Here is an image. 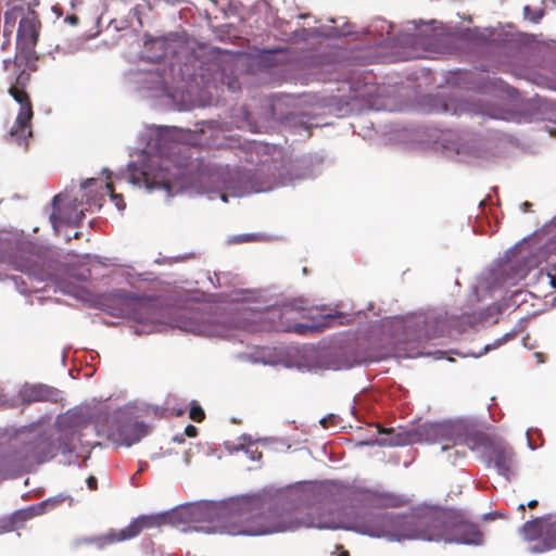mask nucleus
<instances>
[{
  "label": "nucleus",
  "mask_w": 556,
  "mask_h": 556,
  "mask_svg": "<svg viewBox=\"0 0 556 556\" xmlns=\"http://www.w3.org/2000/svg\"><path fill=\"white\" fill-rule=\"evenodd\" d=\"M140 519L143 520V530L170 525L184 532H219L229 535H265L293 531L300 527H341L332 514L319 513L317 507L303 511L300 508H286L278 503L267 505L253 498H238L224 506L208 502L192 503L164 514L141 515Z\"/></svg>",
  "instance_id": "nucleus-1"
},
{
  "label": "nucleus",
  "mask_w": 556,
  "mask_h": 556,
  "mask_svg": "<svg viewBox=\"0 0 556 556\" xmlns=\"http://www.w3.org/2000/svg\"><path fill=\"white\" fill-rule=\"evenodd\" d=\"M357 531L392 540L420 539L445 543L473 544L483 542V533L458 509L421 506L405 516L381 513L362 518Z\"/></svg>",
  "instance_id": "nucleus-2"
},
{
  "label": "nucleus",
  "mask_w": 556,
  "mask_h": 556,
  "mask_svg": "<svg viewBox=\"0 0 556 556\" xmlns=\"http://www.w3.org/2000/svg\"><path fill=\"white\" fill-rule=\"evenodd\" d=\"M418 434L427 441L440 442L443 452L466 446L471 451H481L483 457L495 441L482 432L469 431L462 424L422 425L418 428Z\"/></svg>",
  "instance_id": "nucleus-3"
},
{
  "label": "nucleus",
  "mask_w": 556,
  "mask_h": 556,
  "mask_svg": "<svg viewBox=\"0 0 556 556\" xmlns=\"http://www.w3.org/2000/svg\"><path fill=\"white\" fill-rule=\"evenodd\" d=\"M94 428L99 437L125 446H131L149 433L143 422L132 421L119 414L98 415Z\"/></svg>",
  "instance_id": "nucleus-4"
},
{
  "label": "nucleus",
  "mask_w": 556,
  "mask_h": 556,
  "mask_svg": "<svg viewBox=\"0 0 556 556\" xmlns=\"http://www.w3.org/2000/svg\"><path fill=\"white\" fill-rule=\"evenodd\" d=\"M526 541H536L530 546L531 553H544L556 548V519L540 517L529 520L520 528Z\"/></svg>",
  "instance_id": "nucleus-5"
},
{
  "label": "nucleus",
  "mask_w": 556,
  "mask_h": 556,
  "mask_svg": "<svg viewBox=\"0 0 556 556\" xmlns=\"http://www.w3.org/2000/svg\"><path fill=\"white\" fill-rule=\"evenodd\" d=\"M21 270L25 271L29 275V277H34L38 281H51L55 285V287L64 294L73 295L75 298H79L80 288L67 279L62 278V275H68L70 269L59 263H49L48 268H43L39 266L37 263H27L24 266H21Z\"/></svg>",
  "instance_id": "nucleus-6"
},
{
  "label": "nucleus",
  "mask_w": 556,
  "mask_h": 556,
  "mask_svg": "<svg viewBox=\"0 0 556 556\" xmlns=\"http://www.w3.org/2000/svg\"><path fill=\"white\" fill-rule=\"evenodd\" d=\"M56 456L54 440L46 434H38L31 440L24 442L17 451L16 460L21 466H30L51 460Z\"/></svg>",
  "instance_id": "nucleus-7"
},
{
  "label": "nucleus",
  "mask_w": 556,
  "mask_h": 556,
  "mask_svg": "<svg viewBox=\"0 0 556 556\" xmlns=\"http://www.w3.org/2000/svg\"><path fill=\"white\" fill-rule=\"evenodd\" d=\"M140 516L134 519L127 527L121 530H110L108 533L98 536L83 538L78 542L80 544L94 545L98 549H103L108 545L123 542L138 536L142 531V522Z\"/></svg>",
  "instance_id": "nucleus-8"
},
{
  "label": "nucleus",
  "mask_w": 556,
  "mask_h": 556,
  "mask_svg": "<svg viewBox=\"0 0 556 556\" xmlns=\"http://www.w3.org/2000/svg\"><path fill=\"white\" fill-rule=\"evenodd\" d=\"M39 27L40 22L34 13L22 17L20 21L16 36L17 48L26 59H30L35 53L34 48L38 42Z\"/></svg>",
  "instance_id": "nucleus-9"
},
{
  "label": "nucleus",
  "mask_w": 556,
  "mask_h": 556,
  "mask_svg": "<svg viewBox=\"0 0 556 556\" xmlns=\"http://www.w3.org/2000/svg\"><path fill=\"white\" fill-rule=\"evenodd\" d=\"M515 454L513 448L502 441H494L484 458L493 464L497 472L506 478L514 473Z\"/></svg>",
  "instance_id": "nucleus-10"
},
{
  "label": "nucleus",
  "mask_w": 556,
  "mask_h": 556,
  "mask_svg": "<svg viewBox=\"0 0 556 556\" xmlns=\"http://www.w3.org/2000/svg\"><path fill=\"white\" fill-rule=\"evenodd\" d=\"M34 116L33 104L30 99L20 104L15 123L10 131V136L17 144L27 146V138L31 136L30 122Z\"/></svg>",
  "instance_id": "nucleus-11"
},
{
  "label": "nucleus",
  "mask_w": 556,
  "mask_h": 556,
  "mask_svg": "<svg viewBox=\"0 0 556 556\" xmlns=\"http://www.w3.org/2000/svg\"><path fill=\"white\" fill-rule=\"evenodd\" d=\"M114 298L132 305L135 307L134 318L139 323L149 321L151 319L149 316V312L153 308L151 302L142 301L138 295L123 289L115 290Z\"/></svg>",
  "instance_id": "nucleus-12"
},
{
  "label": "nucleus",
  "mask_w": 556,
  "mask_h": 556,
  "mask_svg": "<svg viewBox=\"0 0 556 556\" xmlns=\"http://www.w3.org/2000/svg\"><path fill=\"white\" fill-rule=\"evenodd\" d=\"M271 319L278 318L277 324L275 325V330L277 331V327L283 324H294L299 318L306 317V309L303 307H298L292 304L282 305L280 308H273L268 312Z\"/></svg>",
  "instance_id": "nucleus-13"
},
{
  "label": "nucleus",
  "mask_w": 556,
  "mask_h": 556,
  "mask_svg": "<svg viewBox=\"0 0 556 556\" xmlns=\"http://www.w3.org/2000/svg\"><path fill=\"white\" fill-rule=\"evenodd\" d=\"M199 317V311L184 309L178 314L176 326L184 331L202 334L205 332V326L200 323Z\"/></svg>",
  "instance_id": "nucleus-14"
},
{
  "label": "nucleus",
  "mask_w": 556,
  "mask_h": 556,
  "mask_svg": "<svg viewBox=\"0 0 556 556\" xmlns=\"http://www.w3.org/2000/svg\"><path fill=\"white\" fill-rule=\"evenodd\" d=\"M367 501L371 506L380 508L402 507L407 504V498L404 495L392 492H372Z\"/></svg>",
  "instance_id": "nucleus-15"
},
{
  "label": "nucleus",
  "mask_w": 556,
  "mask_h": 556,
  "mask_svg": "<svg viewBox=\"0 0 556 556\" xmlns=\"http://www.w3.org/2000/svg\"><path fill=\"white\" fill-rule=\"evenodd\" d=\"M79 438L74 430H66L61 432L54 440V450H56V455L61 454H71L75 451V441Z\"/></svg>",
  "instance_id": "nucleus-16"
},
{
  "label": "nucleus",
  "mask_w": 556,
  "mask_h": 556,
  "mask_svg": "<svg viewBox=\"0 0 556 556\" xmlns=\"http://www.w3.org/2000/svg\"><path fill=\"white\" fill-rule=\"evenodd\" d=\"M321 327L316 324H303V323H294V324H283L281 323L277 327V331L281 332H294L300 336H305L308 333L319 332Z\"/></svg>",
  "instance_id": "nucleus-17"
},
{
  "label": "nucleus",
  "mask_w": 556,
  "mask_h": 556,
  "mask_svg": "<svg viewBox=\"0 0 556 556\" xmlns=\"http://www.w3.org/2000/svg\"><path fill=\"white\" fill-rule=\"evenodd\" d=\"M167 42L163 38L152 39L150 41H146V48L149 50L155 49V53L149 55L148 58L153 62H159L164 59L167 54Z\"/></svg>",
  "instance_id": "nucleus-18"
},
{
  "label": "nucleus",
  "mask_w": 556,
  "mask_h": 556,
  "mask_svg": "<svg viewBox=\"0 0 556 556\" xmlns=\"http://www.w3.org/2000/svg\"><path fill=\"white\" fill-rule=\"evenodd\" d=\"M52 393L53 390L45 386H35L29 390L27 396L29 401H47Z\"/></svg>",
  "instance_id": "nucleus-19"
},
{
  "label": "nucleus",
  "mask_w": 556,
  "mask_h": 556,
  "mask_svg": "<svg viewBox=\"0 0 556 556\" xmlns=\"http://www.w3.org/2000/svg\"><path fill=\"white\" fill-rule=\"evenodd\" d=\"M9 93L18 104L24 103L30 99L24 87L18 85V80L15 85L10 87Z\"/></svg>",
  "instance_id": "nucleus-20"
},
{
  "label": "nucleus",
  "mask_w": 556,
  "mask_h": 556,
  "mask_svg": "<svg viewBox=\"0 0 556 556\" xmlns=\"http://www.w3.org/2000/svg\"><path fill=\"white\" fill-rule=\"evenodd\" d=\"M105 189L106 191L110 193L111 195V199L112 201L114 202L115 206L119 210V211H123L126 206L125 204V201L123 199V195L122 194H116L114 193V188H113V185L112 182H106L105 184Z\"/></svg>",
  "instance_id": "nucleus-21"
},
{
  "label": "nucleus",
  "mask_w": 556,
  "mask_h": 556,
  "mask_svg": "<svg viewBox=\"0 0 556 556\" xmlns=\"http://www.w3.org/2000/svg\"><path fill=\"white\" fill-rule=\"evenodd\" d=\"M66 496H63V495H56L54 497H50V498H47L45 501L41 502V505L45 509V513L58 507L59 505H61L62 503H64L66 501Z\"/></svg>",
  "instance_id": "nucleus-22"
},
{
  "label": "nucleus",
  "mask_w": 556,
  "mask_h": 556,
  "mask_svg": "<svg viewBox=\"0 0 556 556\" xmlns=\"http://www.w3.org/2000/svg\"><path fill=\"white\" fill-rule=\"evenodd\" d=\"M189 417L195 422H201L205 419V413L200 405L193 403L189 412Z\"/></svg>",
  "instance_id": "nucleus-23"
},
{
  "label": "nucleus",
  "mask_w": 556,
  "mask_h": 556,
  "mask_svg": "<svg viewBox=\"0 0 556 556\" xmlns=\"http://www.w3.org/2000/svg\"><path fill=\"white\" fill-rule=\"evenodd\" d=\"M16 15L14 11H7L4 13V33L11 34L15 26Z\"/></svg>",
  "instance_id": "nucleus-24"
},
{
  "label": "nucleus",
  "mask_w": 556,
  "mask_h": 556,
  "mask_svg": "<svg viewBox=\"0 0 556 556\" xmlns=\"http://www.w3.org/2000/svg\"><path fill=\"white\" fill-rule=\"evenodd\" d=\"M17 527L12 518L0 520V533L11 532L15 530Z\"/></svg>",
  "instance_id": "nucleus-25"
},
{
  "label": "nucleus",
  "mask_w": 556,
  "mask_h": 556,
  "mask_svg": "<svg viewBox=\"0 0 556 556\" xmlns=\"http://www.w3.org/2000/svg\"><path fill=\"white\" fill-rule=\"evenodd\" d=\"M12 518H13L16 527H18L22 522L31 519L30 516H28V514H27V511L25 509H20L17 511H15L12 515Z\"/></svg>",
  "instance_id": "nucleus-26"
},
{
  "label": "nucleus",
  "mask_w": 556,
  "mask_h": 556,
  "mask_svg": "<svg viewBox=\"0 0 556 556\" xmlns=\"http://www.w3.org/2000/svg\"><path fill=\"white\" fill-rule=\"evenodd\" d=\"M25 510L27 511L28 516H30V518L45 514L41 502L25 508Z\"/></svg>",
  "instance_id": "nucleus-27"
},
{
  "label": "nucleus",
  "mask_w": 556,
  "mask_h": 556,
  "mask_svg": "<svg viewBox=\"0 0 556 556\" xmlns=\"http://www.w3.org/2000/svg\"><path fill=\"white\" fill-rule=\"evenodd\" d=\"M84 217H85V214H84L83 210H80L79 212H75L74 216H66V222L77 225L81 222V219Z\"/></svg>",
  "instance_id": "nucleus-28"
},
{
  "label": "nucleus",
  "mask_w": 556,
  "mask_h": 556,
  "mask_svg": "<svg viewBox=\"0 0 556 556\" xmlns=\"http://www.w3.org/2000/svg\"><path fill=\"white\" fill-rule=\"evenodd\" d=\"M87 482V486L91 490V491H96L98 489V480L96 477L93 476H89L86 480Z\"/></svg>",
  "instance_id": "nucleus-29"
},
{
  "label": "nucleus",
  "mask_w": 556,
  "mask_h": 556,
  "mask_svg": "<svg viewBox=\"0 0 556 556\" xmlns=\"http://www.w3.org/2000/svg\"><path fill=\"white\" fill-rule=\"evenodd\" d=\"M198 434V429L193 425H188L185 429V435L189 438H194Z\"/></svg>",
  "instance_id": "nucleus-30"
},
{
  "label": "nucleus",
  "mask_w": 556,
  "mask_h": 556,
  "mask_svg": "<svg viewBox=\"0 0 556 556\" xmlns=\"http://www.w3.org/2000/svg\"><path fill=\"white\" fill-rule=\"evenodd\" d=\"M65 22L70 23L71 25H77L79 22V18L76 15H67L65 17Z\"/></svg>",
  "instance_id": "nucleus-31"
},
{
  "label": "nucleus",
  "mask_w": 556,
  "mask_h": 556,
  "mask_svg": "<svg viewBox=\"0 0 556 556\" xmlns=\"http://www.w3.org/2000/svg\"><path fill=\"white\" fill-rule=\"evenodd\" d=\"M96 182H97L96 178H89V179L85 180L84 182H81V188L87 189L88 187L93 186Z\"/></svg>",
  "instance_id": "nucleus-32"
},
{
  "label": "nucleus",
  "mask_w": 556,
  "mask_h": 556,
  "mask_svg": "<svg viewBox=\"0 0 556 556\" xmlns=\"http://www.w3.org/2000/svg\"><path fill=\"white\" fill-rule=\"evenodd\" d=\"M465 455H466V451L465 450L456 448L455 452H454L453 463L455 464L457 458L464 457Z\"/></svg>",
  "instance_id": "nucleus-33"
},
{
  "label": "nucleus",
  "mask_w": 556,
  "mask_h": 556,
  "mask_svg": "<svg viewBox=\"0 0 556 556\" xmlns=\"http://www.w3.org/2000/svg\"><path fill=\"white\" fill-rule=\"evenodd\" d=\"M531 206H532V204L530 202H528V201H526V202H523L521 204V207H522L523 212H529Z\"/></svg>",
  "instance_id": "nucleus-34"
},
{
  "label": "nucleus",
  "mask_w": 556,
  "mask_h": 556,
  "mask_svg": "<svg viewBox=\"0 0 556 556\" xmlns=\"http://www.w3.org/2000/svg\"><path fill=\"white\" fill-rule=\"evenodd\" d=\"M174 441L177 442V443H184L185 442L184 434L176 435L174 438Z\"/></svg>",
  "instance_id": "nucleus-35"
},
{
  "label": "nucleus",
  "mask_w": 556,
  "mask_h": 556,
  "mask_svg": "<svg viewBox=\"0 0 556 556\" xmlns=\"http://www.w3.org/2000/svg\"><path fill=\"white\" fill-rule=\"evenodd\" d=\"M527 506L529 508H535L538 506V501L536 500H531L530 502H528Z\"/></svg>",
  "instance_id": "nucleus-36"
},
{
  "label": "nucleus",
  "mask_w": 556,
  "mask_h": 556,
  "mask_svg": "<svg viewBox=\"0 0 556 556\" xmlns=\"http://www.w3.org/2000/svg\"><path fill=\"white\" fill-rule=\"evenodd\" d=\"M547 277L551 279V283L556 288V277L547 274Z\"/></svg>",
  "instance_id": "nucleus-37"
},
{
  "label": "nucleus",
  "mask_w": 556,
  "mask_h": 556,
  "mask_svg": "<svg viewBox=\"0 0 556 556\" xmlns=\"http://www.w3.org/2000/svg\"><path fill=\"white\" fill-rule=\"evenodd\" d=\"M87 277L88 276L86 274H80V275L76 276V279L83 281V280H86Z\"/></svg>",
  "instance_id": "nucleus-38"
},
{
  "label": "nucleus",
  "mask_w": 556,
  "mask_h": 556,
  "mask_svg": "<svg viewBox=\"0 0 556 556\" xmlns=\"http://www.w3.org/2000/svg\"><path fill=\"white\" fill-rule=\"evenodd\" d=\"M83 0H72V5L76 7L77 4H81Z\"/></svg>",
  "instance_id": "nucleus-39"
},
{
  "label": "nucleus",
  "mask_w": 556,
  "mask_h": 556,
  "mask_svg": "<svg viewBox=\"0 0 556 556\" xmlns=\"http://www.w3.org/2000/svg\"><path fill=\"white\" fill-rule=\"evenodd\" d=\"M220 198L224 202H227L228 201V198H227V194L225 193H220Z\"/></svg>",
  "instance_id": "nucleus-40"
},
{
  "label": "nucleus",
  "mask_w": 556,
  "mask_h": 556,
  "mask_svg": "<svg viewBox=\"0 0 556 556\" xmlns=\"http://www.w3.org/2000/svg\"><path fill=\"white\" fill-rule=\"evenodd\" d=\"M339 556H350L348 551H343L339 554Z\"/></svg>",
  "instance_id": "nucleus-41"
},
{
  "label": "nucleus",
  "mask_w": 556,
  "mask_h": 556,
  "mask_svg": "<svg viewBox=\"0 0 556 556\" xmlns=\"http://www.w3.org/2000/svg\"><path fill=\"white\" fill-rule=\"evenodd\" d=\"M400 443H401V442H400L399 440H396V441H390V444H393V445H397V444H400Z\"/></svg>",
  "instance_id": "nucleus-42"
},
{
  "label": "nucleus",
  "mask_w": 556,
  "mask_h": 556,
  "mask_svg": "<svg viewBox=\"0 0 556 556\" xmlns=\"http://www.w3.org/2000/svg\"><path fill=\"white\" fill-rule=\"evenodd\" d=\"M51 219H52L53 224H55L56 216L54 213L51 215Z\"/></svg>",
  "instance_id": "nucleus-43"
},
{
  "label": "nucleus",
  "mask_w": 556,
  "mask_h": 556,
  "mask_svg": "<svg viewBox=\"0 0 556 556\" xmlns=\"http://www.w3.org/2000/svg\"><path fill=\"white\" fill-rule=\"evenodd\" d=\"M519 509L523 511L525 510V504H520L519 505Z\"/></svg>",
  "instance_id": "nucleus-44"
},
{
  "label": "nucleus",
  "mask_w": 556,
  "mask_h": 556,
  "mask_svg": "<svg viewBox=\"0 0 556 556\" xmlns=\"http://www.w3.org/2000/svg\"><path fill=\"white\" fill-rule=\"evenodd\" d=\"M142 175L144 176V180L148 182V181H149V178L147 177V174H146V173H142Z\"/></svg>",
  "instance_id": "nucleus-45"
},
{
  "label": "nucleus",
  "mask_w": 556,
  "mask_h": 556,
  "mask_svg": "<svg viewBox=\"0 0 556 556\" xmlns=\"http://www.w3.org/2000/svg\"><path fill=\"white\" fill-rule=\"evenodd\" d=\"M182 414H184L182 409L178 410V413H177L178 416H181Z\"/></svg>",
  "instance_id": "nucleus-46"
},
{
  "label": "nucleus",
  "mask_w": 556,
  "mask_h": 556,
  "mask_svg": "<svg viewBox=\"0 0 556 556\" xmlns=\"http://www.w3.org/2000/svg\"><path fill=\"white\" fill-rule=\"evenodd\" d=\"M465 317H466L467 319H470V316H469V315H465ZM467 323H469V324H470L471 321H470V320H468Z\"/></svg>",
  "instance_id": "nucleus-47"
},
{
  "label": "nucleus",
  "mask_w": 556,
  "mask_h": 556,
  "mask_svg": "<svg viewBox=\"0 0 556 556\" xmlns=\"http://www.w3.org/2000/svg\"><path fill=\"white\" fill-rule=\"evenodd\" d=\"M417 37H419V35H416V36L414 37V42H415V41H417Z\"/></svg>",
  "instance_id": "nucleus-48"
}]
</instances>
